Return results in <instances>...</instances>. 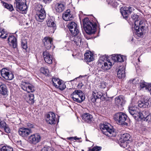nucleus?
Segmentation results:
<instances>
[{
    "mask_svg": "<svg viewBox=\"0 0 151 151\" xmlns=\"http://www.w3.org/2000/svg\"><path fill=\"white\" fill-rule=\"evenodd\" d=\"M101 149V147H94L93 148L91 151H99Z\"/></svg>",
    "mask_w": 151,
    "mask_h": 151,
    "instance_id": "a19ab883",
    "label": "nucleus"
},
{
    "mask_svg": "<svg viewBox=\"0 0 151 151\" xmlns=\"http://www.w3.org/2000/svg\"><path fill=\"white\" fill-rule=\"evenodd\" d=\"M114 119L116 123L119 125H127V123L126 122L127 116L123 112H119L115 114L114 115Z\"/></svg>",
    "mask_w": 151,
    "mask_h": 151,
    "instance_id": "39448f33",
    "label": "nucleus"
},
{
    "mask_svg": "<svg viewBox=\"0 0 151 151\" xmlns=\"http://www.w3.org/2000/svg\"><path fill=\"white\" fill-rule=\"evenodd\" d=\"M98 66L103 71H105L109 69L112 65V63L108 60L106 62L102 61L99 63Z\"/></svg>",
    "mask_w": 151,
    "mask_h": 151,
    "instance_id": "2eb2a0df",
    "label": "nucleus"
},
{
    "mask_svg": "<svg viewBox=\"0 0 151 151\" xmlns=\"http://www.w3.org/2000/svg\"><path fill=\"white\" fill-rule=\"evenodd\" d=\"M125 67L124 65L120 66L119 67L117 76L119 78H124L125 77Z\"/></svg>",
    "mask_w": 151,
    "mask_h": 151,
    "instance_id": "b1692460",
    "label": "nucleus"
},
{
    "mask_svg": "<svg viewBox=\"0 0 151 151\" xmlns=\"http://www.w3.org/2000/svg\"><path fill=\"white\" fill-rule=\"evenodd\" d=\"M43 41L45 48L47 50L50 49L52 45V39L50 37H45Z\"/></svg>",
    "mask_w": 151,
    "mask_h": 151,
    "instance_id": "4be33fe9",
    "label": "nucleus"
},
{
    "mask_svg": "<svg viewBox=\"0 0 151 151\" xmlns=\"http://www.w3.org/2000/svg\"><path fill=\"white\" fill-rule=\"evenodd\" d=\"M45 10L42 8V6L40 5L39 8L37 10L35 17L36 20L39 22H41L45 17Z\"/></svg>",
    "mask_w": 151,
    "mask_h": 151,
    "instance_id": "0eeeda50",
    "label": "nucleus"
},
{
    "mask_svg": "<svg viewBox=\"0 0 151 151\" xmlns=\"http://www.w3.org/2000/svg\"><path fill=\"white\" fill-rule=\"evenodd\" d=\"M7 35L5 30L0 29V37L3 39L6 38L7 37Z\"/></svg>",
    "mask_w": 151,
    "mask_h": 151,
    "instance_id": "c9c22d12",
    "label": "nucleus"
},
{
    "mask_svg": "<svg viewBox=\"0 0 151 151\" xmlns=\"http://www.w3.org/2000/svg\"><path fill=\"white\" fill-rule=\"evenodd\" d=\"M82 119L86 122L90 123L93 119L92 115L89 113H84L82 115Z\"/></svg>",
    "mask_w": 151,
    "mask_h": 151,
    "instance_id": "bb28decb",
    "label": "nucleus"
},
{
    "mask_svg": "<svg viewBox=\"0 0 151 151\" xmlns=\"http://www.w3.org/2000/svg\"><path fill=\"white\" fill-rule=\"evenodd\" d=\"M82 77V76H80L79 77H78L74 79L73 80H72L71 81H75L76 79H77V78H80V77Z\"/></svg>",
    "mask_w": 151,
    "mask_h": 151,
    "instance_id": "5fc2aeb1",
    "label": "nucleus"
},
{
    "mask_svg": "<svg viewBox=\"0 0 151 151\" xmlns=\"http://www.w3.org/2000/svg\"><path fill=\"white\" fill-rule=\"evenodd\" d=\"M9 44L12 46L14 48L16 47L17 46V39L14 35L10 36L8 39Z\"/></svg>",
    "mask_w": 151,
    "mask_h": 151,
    "instance_id": "cd10ccee",
    "label": "nucleus"
},
{
    "mask_svg": "<svg viewBox=\"0 0 151 151\" xmlns=\"http://www.w3.org/2000/svg\"><path fill=\"white\" fill-rule=\"evenodd\" d=\"M68 139H69L70 140H76V139H78V138H77L76 137H69L68 138Z\"/></svg>",
    "mask_w": 151,
    "mask_h": 151,
    "instance_id": "09e8293b",
    "label": "nucleus"
},
{
    "mask_svg": "<svg viewBox=\"0 0 151 151\" xmlns=\"http://www.w3.org/2000/svg\"><path fill=\"white\" fill-rule=\"evenodd\" d=\"M129 113L136 119H139L142 120L147 122L151 121V115H148L146 116L143 115V114L140 112L139 110L134 107H130L129 108Z\"/></svg>",
    "mask_w": 151,
    "mask_h": 151,
    "instance_id": "f03ea898",
    "label": "nucleus"
},
{
    "mask_svg": "<svg viewBox=\"0 0 151 151\" xmlns=\"http://www.w3.org/2000/svg\"><path fill=\"white\" fill-rule=\"evenodd\" d=\"M84 56L85 60L86 62H90L93 60V54L91 52L86 53Z\"/></svg>",
    "mask_w": 151,
    "mask_h": 151,
    "instance_id": "2f4dec72",
    "label": "nucleus"
},
{
    "mask_svg": "<svg viewBox=\"0 0 151 151\" xmlns=\"http://www.w3.org/2000/svg\"><path fill=\"white\" fill-rule=\"evenodd\" d=\"M92 95L93 96L91 99V101L93 102H96V100L97 99H102L103 98V95L102 92L99 91L98 89H93L92 91Z\"/></svg>",
    "mask_w": 151,
    "mask_h": 151,
    "instance_id": "4468645a",
    "label": "nucleus"
},
{
    "mask_svg": "<svg viewBox=\"0 0 151 151\" xmlns=\"http://www.w3.org/2000/svg\"><path fill=\"white\" fill-rule=\"evenodd\" d=\"M100 127L103 134L110 137L115 136L114 129L110 127L111 125L105 122L101 124Z\"/></svg>",
    "mask_w": 151,
    "mask_h": 151,
    "instance_id": "20e7f679",
    "label": "nucleus"
},
{
    "mask_svg": "<svg viewBox=\"0 0 151 151\" xmlns=\"http://www.w3.org/2000/svg\"><path fill=\"white\" fill-rule=\"evenodd\" d=\"M34 95L32 93H30L28 95H27L24 97V99L27 102L30 104H32L34 103Z\"/></svg>",
    "mask_w": 151,
    "mask_h": 151,
    "instance_id": "7c9ffc66",
    "label": "nucleus"
},
{
    "mask_svg": "<svg viewBox=\"0 0 151 151\" xmlns=\"http://www.w3.org/2000/svg\"><path fill=\"white\" fill-rule=\"evenodd\" d=\"M6 123L3 121L1 120L0 119V127L3 128L5 126Z\"/></svg>",
    "mask_w": 151,
    "mask_h": 151,
    "instance_id": "37998d69",
    "label": "nucleus"
},
{
    "mask_svg": "<svg viewBox=\"0 0 151 151\" xmlns=\"http://www.w3.org/2000/svg\"><path fill=\"white\" fill-rule=\"evenodd\" d=\"M73 17V15L70 9L66 10L63 13L62 16L63 19L65 21L72 20Z\"/></svg>",
    "mask_w": 151,
    "mask_h": 151,
    "instance_id": "6ab92c4d",
    "label": "nucleus"
},
{
    "mask_svg": "<svg viewBox=\"0 0 151 151\" xmlns=\"http://www.w3.org/2000/svg\"><path fill=\"white\" fill-rule=\"evenodd\" d=\"M47 24L48 27L52 28L53 31H54L56 29V24L52 20H48L47 21Z\"/></svg>",
    "mask_w": 151,
    "mask_h": 151,
    "instance_id": "473e14b6",
    "label": "nucleus"
},
{
    "mask_svg": "<svg viewBox=\"0 0 151 151\" xmlns=\"http://www.w3.org/2000/svg\"><path fill=\"white\" fill-rule=\"evenodd\" d=\"M73 100L78 103H80L85 99L84 93L80 90H76L70 95Z\"/></svg>",
    "mask_w": 151,
    "mask_h": 151,
    "instance_id": "423d86ee",
    "label": "nucleus"
},
{
    "mask_svg": "<svg viewBox=\"0 0 151 151\" xmlns=\"http://www.w3.org/2000/svg\"><path fill=\"white\" fill-rule=\"evenodd\" d=\"M52 0H43V1L46 4H49L52 1Z\"/></svg>",
    "mask_w": 151,
    "mask_h": 151,
    "instance_id": "de8ad7c7",
    "label": "nucleus"
},
{
    "mask_svg": "<svg viewBox=\"0 0 151 151\" xmlns=\"http://www.w3.org/2000/svg\"><path fill=\"white\" fill-rule=\"evenodd\" d=\"M112 59L114 62H124L126 59V57L120 55H116L112 56Z\"/></svg>",
    "mask_w": 151,
    "mask_h": 151,
    "instance_id": "c756f323",
    "label": "nucleus"
},
{
    "mask_svg": "<svg viewBox=\"0 0 151 151\" xmlns=\"http://www.w3.org/2000/svg\"><path fill=\"white\" fill-rule=\"evenodd\" d=\"M3 5L5 8L8 9L10 11H12L14 9L12 6L10 4L4 3L3 4Z\"/></svg>",
    "mask_w": 151,
    "mask_h": 151,
    "instance_id": "58836bf2",
    "label": "nucleus"
},
{
    "mask_svg": "<svg viewBox=\"0 0 151 151\" xmlns=\"http://www.w3.org/2000/svg\"><path fill=\"white\" fill-rule=\"evenodd\" d=\"M115 101L116 104L119 106H122L126 102L124 98L122 96L116 97L115 98Z\"/></svg>",
    "mask_w": 151,
    "mask_h": 151,
    "instance_id": "393cba45",
    "label": "nucleus"
},
{
    "mask_svg": "<svg viewBox=\"0 0 151 151\" xmlns=\"http://www.w3.org/2000/svg\"><path fill=\"white\" fill-rule=\"evenodd\" d=\"M138 16L137 14H134L132 16L131 19L135 20L134 29L137 35L139 37H140L143 34L145 21L144 19H138Z\"/></svg>",
    "mask_w": 151,
    "mask_h": 151,
    "instance_id": "f257e3e1",
    "label": "nucleus"
},
{
    "mask_svg": "<svg viewBox=\"0 0 151 151\" xmlns=\"http://www.w3.org/2000/svg\"><path fill=\"white\" fill-rule=\"evenodd\" d=\"M21 141H19L18 142L19 144L20 145H21Z\"/></svg>",
    "mask_w": 151,
    "mask_h": 151,
    "instance_id": "6e6d98bb",
    "label": "nucleus"
},
{
    "mask_svg": "<svg viewBox=\"0 0 151 151\" xmlns=\"http://www.w3.org/2000/svg\"><path fill=\"white\" fill-rule=\"evenodd\" d=\"M52 81L53 86L57 88H59L60 90H62L66 88L65 84L61 82L62 81L58 78H53Z\"/></svg>",
    "mask_w": 151,
    "mask_h": 151,
    "instance_id": "9d476101",
    "label": "nucleus"
},
{
    "mask_svg": "<svg viewBox=\"0 0 151 151\" xmlns=\"http://www.w3.org/2000/svg\"><path fill=\"white\" fill-rule=\"evenodd\" d=\"M130 138V135L128 133H125L122 135L121 138L124 141H125L129 140Z\"/></svg>",
    "mask_w": 151,
    "mask_h": 151,
    "instance_id": "e433bc0d",
    "label": "nucleus"
},
{
    "mask_svg": "<svg viewBox=\"0 0 151 151\" xmlns=\"http://www.w3.org/2000/svg\"><path fill=\"white\" fill-rule=\"evenodd\" d=\"M1 72L2 76L6 80H11L14 78V75L12 73L6 72L4 70H2Z\"/></svg>",
    "mask_w": 151,
    "mask_h": 151,
    "instance_id": "a878e982",
    "label": "nucleus"
},
{
    "mask_svg": "<svg viewBox=\"0 0 151 151\" xmlns=\"http://www.w3.org/2000/svg\"><path fill=\"white\" fill-rule=\"evenodd\" d=\"M107 60V58L106 56L104 55L100 57L99 60V63L102 62V61L105 62V61Z\"/></svg>",
    "mask_w": 151,
    "mask_h": 151,
    "instance_id": "79ce46f5",
    "label": "nucleus"
},
{
    "mask_svg": "<svg viewBox=\"0 0 151 151\" xmlns=\"http://www.w3.org/2000/svg\"><path fill=\"white\" fill-rule=\"evenodd\" d=\"M137 83V81L136 80V79L135 78L134 79H130L129 82V83L130 84H134L135 83Z\"/></svg>",
    "mask_w": 151,
    "mask_h": 151,
    "instance_id": "a18cd8bd",
    "label": "nucleus"
},
{
    "mask_svg": "<svg viewBox=\"0 0 151 151\" xmlns=\"http://www.w3.org/2000/svg\"><path fill=\"white\" fill-rule=\"evenodd\" d=\"M21 86L24 90L28 93L33 92L34 91V88L32 85L25 82H22Z\"/></svg>",
    "mask_w": 151,
    "mask_h": 151,
    "instance_id": "f3484780",
    "label": "nucleus"
},
{
    "mask_svg": "<svg viewBox=\"0 0 151 151\" xmlns=\"http://www.w3.org/2000/svg\"><path fill=\"white\" fill-rule=\"evenodd\" d=\"M114 0H107V1L108 4H111L113 5Z\"/></svg>",
    "mask_w": 151,
    "mask_h": 151,
    "instance_id": "603ef678",
    "label": "nucleus"
},
{
    "mask_svg": "<svg viewBox=\"0 0 151 151\" xmlns=\"http://www.w3.org/2000/svg\"><path fill=\"white\" fill-rule=\"evenodd\" d=\"M83 85V84L82 83H81L78 84L77 86V87L78 88L81 89V88Z\"/></svg>",
    "mask_w": 151,
    "mask_h": 151,
    "instance_id": "8fccbe9b",
    "label": "nucleus"
},
{
    "mask_svg": "<svg viewBox=\"0 0 151 151\" xmlns=\"http://www.w3.org/2000/svg\"><path fill=\"white\" fill-rule=\"evenodd\" d=\"M1 151H13L12 147L9 146H4L1 149Z\"/></svg>",
    "mask_w": 151,
    "mask_h": 151,
    "instance_id": "f704fd0d",
    "label": "nucleus"
},
{
    "mask_svg": "<svg viewBox=\"0 0 151 151\" xmlns=\"http://www.w3.org/2000/svg\"><path fill=\"white\" fill-rule=\"evenodd\" d=\"M41 139V137L38 133H35L31 135L28 138L29 142L31 144L36 145L40 142Z\"/></svg>",
    "mask_w": 151,
    "mask_h": 151,
    "instance_id": "1a4fd4ad",
    "label": "nucleus"
},
{
    "mask_svg": "<svg viewBox=\"0 0 151 151\" xmlns=\"http://www.w3.org/2000/svg\"><path fill=\"white\" fill-rule=\"evenodd\" d=\"M132 11L131 7L129 6L128 7H124L120 9L121 13L124 18L127 17Z\"/></svg>",
    "mask_w": 151,
    "mask_h": 151,
    "instance_id": "412c9836",
    "label": "nucleus"
},
{
    "mask_svg": "<svg viewBox=\"0 0 151 151\" xmlns=\"http://www.w3.org/2000/svg\"><path fill=\"white\" fill-rule=\"evenodd\" d=\"M68 27L73 35H77L79 33L78 27L75 22H72L69 23L68 24Z\"/></svg>",
    "mask_w": 151,
    "mask_h": 151,
    "instance_id": "ddd939ff",
    "label": "nucleus"
},
{
    "mask_svg": "<svg viewBox=\"0 0 151 151\" xmlns=\"http://www.w3.org/2000/svg\"><path fill=\"white\" fill-rule=\"evenodd\" d=\"M41 151H53V149L49 146H45L42 149Z\"/></svg>",
    "mask_w": 151,
    "mask_h": 151,
    "instance_id": "ea45409f",
    "label": "nucleus"
},
{
    "mask_svg": "<svg viewBox=\"0 0 151 151\" xmlns=\"http://www.w3.org/2000/svg\"><path fill=\"white\" fill-rule=\"evenodd\" d=\"M41 73L46 75H48L49 73V70L46 67H42L40 68Z\"/></svg>",
    "mask_w": 151,
    "mask_h": 151,
    "instance_id": "4c0bfd02",
    "label": "nucleus"
},
{
    "mask_svg": "<svg viewBox=\"0 0 151 151\" xmlns=\"http://www.w3.org/2000/svg\"><path fill=\"white\" fill-rule=\"evenodd\" d=\"M43 57L45 61L48 64L52 63V57L47 50H46L43 52Z\"/></svg>",
    "mask_w": 151,
    "mask_h": 151,
    "instance_id": "a211bd4d",
    "label": "nucleus"
},
{
    "mask_svg": "<svg viewBox=\"0 0 151 151\" xmlns=\"http://www.w3.org/2000/svg\"><path fill=\"white\" fill-rule=\"evenodd\" d=\"M82 151H84V150H82Z\"/></svg>",
    "mask_w": 151,
    "mask_h": 151,
    "instance_id": "4d7b16f0",
    "label": "nucleus"
},
{
    "mask_svg": "<svg viewBox=\"0 0 151 151\" xmlns=\"http://www.w3.org/2000/svg\"><path fill=\"white\" fill-rule=\"evenodd\" d=\"M26 0H15L14 4L16 8L22 12H24L27 9Z\"/></svg>",
    "mask_w": 151,
    "mask_h": 151,
    "instance_id": "6e6552de",
    "label": "nucleus"
},
{
    "mask_svg": "<svg viewBox=\"0 0 151 151\" xmlns=\"http://www.w3.org/2000/svg\"><path fill=\"white\" fill-rule=\"evenodd\" d=\"M7 93V90L5 84L0 86V93L3 95H6Z\"/></svg>",
    "mask_w": 151,
    "mask_h": 151,
    "instance_id": "72a5a7b5",
    "label": "nucleus"
},
{
    "mask_svg": "<svg viewBox=\"0 0 151 151\" xmlns=\"http://www.w3.org/2000/svg\"><path fill=\"white\" fill-rule=\"evenodd\" d=\"M139 87L141 89H144L146 91H149L151 95V83L142 81L139 84Z\"/></svg>",
    "mask_w": 151,
    "mask_h": 151,
    "instance_id": "5701e85b",
    "label": "nucleus"
},
{
    "mask_svg": "<svg viewBox=\"0 0 151 151\" xmlns=\"http://www.w3.org/2000/svg\"><path fill=\"white\" fill-rule=\"evenodd\" d=\"M149 99L145 97L139 100L138 102V106L140 108H146L149 105Z\"/></svg>",
    "mask_w": 151,
    "mask_h": 151,
    "instance_id": "aec40b11",
    "label": "nucleus"
},
{
    "mask_svg": "<svg viewBox=\"0 0 151 151\" xmlns=\"http://www.w3.org/2000/svg\"><path fill=\"white\" fill-rule=\"evenodd\" d=\"M22 48L24 49H26L27 48V45L26 42L25 41L22 42Z\"/></svg>",
    "mask_w": 151,
    "mask_h": 151,
    "instance_id": "c03bdc74",
    "label": "nucleus"
},
{
    "mask_svg": "<svg viewBox=\"0 0 151 151\" xmlns=\"http://www.w3.org/2000/svg\"><path fill=\"white\" fill-rule=\"evenodd\" d=\"M46 120L47 122L50 124H55L56 123V118L55 114L52 112H49L46 115Z\"/></svg>",
    "mask_w": 151,
    "mask_h": 151,
    "instance_id": "f8f14e48",
    "label": "nucleus"
},
{
    "mask_svg": "<svg viewBox=\"0 0 151 151\" xmlns=\"http://www.w3.org/2000/svg\"><path fill=\"white\" fill-rule=\"evenodd\" d=\"M106 87V85L104 83H101L100 87L102 88H105Z\"/></svg>",
    "mask_w": 151,
    "mask_h": 151,
    "instance_id": "864d4df0",
    "label": "nucleus"
},
{
    "mask_svg": "<svg viewBox=\"0 0 151 151\" xmlns=\"http://www.w3.org/2000/svg\"><path fill=\"white\" fill-rule=\"evenodd\" d=\"M65 8V5L63 4L57 3L55 5V9L57 12L61 13L64 11Z\"/></svg>",
    "mask_w": 151,
    "mask_h": 151,
    "instance_id": "c85d7f7f",
    "label": "nucleus"
},
{
    "mask_svg": "<svg viewBox=\"0 0 151 151\" xmlns=\"http://www.w3.org/2000/svg\"><path fill=\"white\" fill-rule=\"evenodd\" d=\"M118 4L119 3L116 1V0H114L113 5L115 6H117Z\"/></svg>",
    "mask_w": 151,
    "mask_h": 151,
    "instance_id": "3c124183",
    "label": "nucleus"
},
{
    "mask_svg": "<svg viewBox=\"0 0 151 151\" xmlns=\"http://www.w3.org/2000/svg\"><path fill=\"white\" fill-rule=\"evenodd\" d=\"M19 135L24 138H26L32 133L31 129L29 128L22 127L18 130Z\"/></svg>",
    "mask_w": 151,
    "mask_h": 151,
    "instance_id": "9b49d317",
    "label": "nucleus"
},
{
    "mask_svg": "<svg viewBox=\"0 0 151 151\" xmlns=\"http://www.w3.org/2000/svg\"><path fill=\"white\" fill-rule=\"evenodd\" d=\"M70 40L74 42L77 46H80L82 44V39L80 33L75 35H73L70 38Z\"/></svg>",
    "mask_w": 151,
    "mask_h": 151,
    "instance_id": "dca6fc26",
    "label": "nucleus"
},
{
    "mask_svg": "<svg viewBox=\"0 0 151 151\" xmlns=\"http://www.w3.org/2000/svg\"><path fill=\"white\" fill-rule=\"evenodd\" d=\"M83 28L86 33L90 35L95 32L96 24L94 22L90 21L88 18H85L83 20Z\"/></svg>",
    "mask_w": 151,
    "mask_h": 151,
    "instance_id": "7ed1b4c3",
    "label": "nucleus"
},
{
    "mask_svg": "<svg viewBox=\"0 0 151 151\" xmlns=\"http://www.w3.org/2000/svg\"><path fill=\"white\" fill-rule=\"evenodd\" d=\"M3 128H4V129L6 132H7V133H9L10 132V129L8 127V126L6 125H6L5 127H3Z\"/></svg>",
    "mask_w": 151,
    "mask_h": 151,
    "instance_id": "49530a36",
    "label": "nucleus"
}]
</instances>
